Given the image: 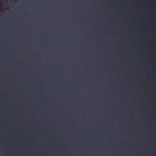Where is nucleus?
<instances>
[{"label":"nucleus","mask_w":156,"mask_h":156,"mask_svg":"<svg viewBox=\"0 0 156 156\" xmlns=\"http://www.w3.org/2000/svg\"><path fill=\"white\" fill-rule=\"evenodd\" d=\"M151 67L152 68V69H153L154 70L155 69V67L154 66H151Z\"/></svg>","instance_id":"nucleus-1"},{"label":"nucleus","mask_w":156,"mask_h":156,"mask_svg":"<svg viewBox=\"0 0 156 156\" xmlns=\"http://www.w3.org/2000/svg\"><path fill=\"white\" fill-rule=\"evenodd\" d=\"M56 78H58V77H57Z\"/></svg>","instance_id":"nucleus-2"},{"label":"nucleus","mask_w":156,"mask_h":156,"mask_svg":"<svg viewBox=\"0 0 156 156\" xmlns=\"http://www.w3.org/2000/svg\"><path fill=\"white\" fill-rule=\"evenodd\" d=\"M12 79H13V78H12Z\"/></svg>","instance_id":"nucleus-3"},{"label":"nucleus","mask_w":156,"mask_h":156,"mask_svg":"<svg viewBox=\"0 0 156 156\" xmlns=\"http://www.w3.org/2000/svg\"><path fill=\"white\" fill-rule=\"evenodd\" d=\"M29 79H30V78H29Z\"/></svg>","instance_id":"nucleus-4"},{"label":"nucleus","mask_w":156,"mask_h":156,"mask_svg":"<svg viewBox=\"0 0 156 156\" xmlns=\"http://www.w3.org/2000/svg\"><path fill=\"white\" fill-rule=\"evenodd\" d=\"M40 79H41V78H40Z\"/></svg>","instance_id":"nucleus-5"}]
</instances>
